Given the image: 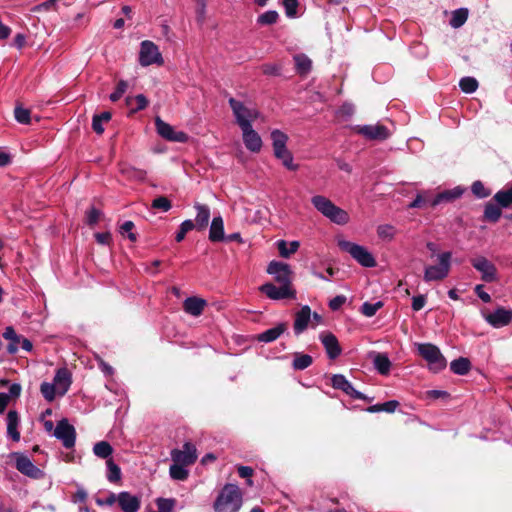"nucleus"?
Here are the masks:
<instances>
[{
    "label": "nucleus",
    "instance_id": "nucleus-38",
    "mask_svg": "<svg viewBox=\"0 0 512 512\" xmlns=\"http://www.w3.org/2000/svg\"><path fill=\"white\" fill-rule=\"evenodd\" d=\"M111 119V113L105 111L99 115H95L92 121V128L97 134H102L104 132L103 123L109 122Z\"/></svg>",
    "mask_w": 512,
    "mask_h": 512
},
{
    "label": "nucleus",
    "instance_id": "nucleus-1",
    "mask_svg": "<svg viewBox=\"0 0 512 512\" xmlns=\"http://www.w3.org/2000/svg\"><path fill=\"white\" fill-rule=\"evenodd\" d=\"M315 209L331 222L338 225H345L349 222V214L342 208L336 206L330 199L322 195H315L311 198Z\"/></svg>",
    "mask_w": 512,
    "mask_h": 512
},
{
    "label": "nucleus",
    "instance_id": "nucleus-19",
    "mask_svg": "<svg viewBox=\"0 0 512 512\" xmlns=\"http://www.w3.org/2000/svg\"><path fill=\"white\" fill-rule=\"evenodd\" d=\"M319 338L330 359H335L341 354L342 350L335 335L330 332H323Z\"/></svg>",
    "mask_w": 512,
    "mask_h": 512
},
{
    "label": "nucleus",
    "instance_id": "nucleus-50",
    "mask_svg": "<svg viewBox=\"0 0 512 512\" xmlns=\"http://www.w3.org/2000/svg\"><path fill=\"white\" fill-rule=\"evenodd\" d=\"M278 17L279 15L276 11L270 10L261 14L258 17L257 22L261 25H271L277 22Z\"/></svg>",
    "mask_w": 512,
    "mask_h": 512
},
{
    "label": "nucleus",
    "instance_id": "nucleus-36",
    "mask_svg": "<svg viewBox=\"0 0 512 512\" xmlns=\"http://www.w3.org/2000/svg\"><path fill=\"white\" fill-rule=\"evenodd\" d=\"M493 199L501 207H508L512 204V186L510 188L498 191Z\"/></svg>",
    "mask_w": 512,
    "mask_h": 512
},
{
    "label": "nucleus",
    "instance_id": "nucleus-15",
    "mask_svg": "<svg viewBox=\"0 0 512 512\" xmlns=\"http://www.w3.org/2000/svg\"><path fill=\"white\" fill-rule=\"evenodd\" d=\"M54 436L61 440L66 448H71L75 444V429L66 419H62L58 422L54 430Z\"/></svg>",
    "mask_w": 512,
    "mask_h": 512
},
{
    "label": "nucleus",
    "instance_id": "nucleus-39",
    "mask_svg": "<svg viewBox=\"0 0 512 512\" xmlns=\"http://www.w3.org/2000/svg\"><path fill=\"white\" fill-rule=\"evenodd\" d=\"M126 103L132 107V112H136L145 109L148 105V100L143 94H139L135 97H127Z\"/></svg>",
    "mask_w": 512,
    "mask_h": 512
},
{
    "label": "nucleus",
    "instance_id": "nucleus-54",
    "mask_svg": "<svg viewBox=\"0 0 512 512\" xmlns=\"http://www.w3.org/2000/svg\"><path fill=\"white\" fill-rule=\"evenodd\" d=\"M171 202L167 197L160 196L158 198H155L152 202V208L154 209H160L164 212H167L171 208Z\"/></svg>",
    "mask_w": 512,
    "mask_h": 512
},
{
    "label": "nucleus",
    "instance_id": "nucleus-27",
    "mask_svg": "<svg viewBox=\"0 0 512 512\" xmlns=\"http://www.w3.org/2000/svg\"><path fill=\"white\" fill-rule=\"evenodd\" d=\"M19 416L16 411H9L7 414V434L13 441L20 440V433L18 431Z\"/></svg>",
    "mask_w": 512,
    "mask_h": 512
},
{
    "label": "nucleus",
    "instance_id": "nucleus-25",
    "mask_svg": "<svg viewBox=\"0 0 512 512\" xmlns=\"http://www.w3.org/2000/svg\"><path fill=\"white\" fill-rule=\"evenodd\" d=\"M194 208L197 211L194 225L198 230H204L210 219V209L208 206L200 203H196Z\"/></svg>",
    "mask_w": 512,
    "mask_h": 512
},
{
    "label": "nucleus",
    "instance_id": "nucleus-20",
    "mask_svg": "<svg viewBox=\"0 0 512 512\" xmlns=\"http://www.w3.org/2000/svg\"><path fill=\"white\" fill-rule=\"evenodd\" d=\"M332 386L335 389L342 390L347 395L355 399H363V395L354 389L352 384L341 374L333 375L331 378Z\"/></svg>",
    "mask_w": 512,
    "mask_h": 512
},
{
    "label": "nucleus",
    "instance_id": "nucleus-28",
    "mask_svg": "<svg viewBox=\"0 0 512 512\" xmlns=\"http://www.w3.org/2000/svg\"><path fill=\"white\" fill-rule=\"evenodd\" d=\"M287 329V325L285 323H280L277 326L264 331L263 333L257 336V339L261 342H272L279 338Z\"/></svg>",
    "mask_w": 512,
    "mask_h": 512
},
{
    "label": "nucleus",
    "instance_id": "nucleus-3",
    "mask_svg": "<svg viewBox=\"0 0 512 512\" xmlns=\"http://www.w3.org/2000/svg\"><path fill=\"white\" fill-rule=\"evenodd\" d=\"M229 105L233 111L236 123L241 129L252 126V122L259 117V112L257 109L249 107L243 102L234 98L229 99Z\"/></svg>",
    "mask_w": 512,
    "mask_h": 512
},
{
    "label": "nucleus",
    "instance_id": "nucleus-31",
    "mask_svg": "<svg viewBox=\"0 0 512 512\" xmlns=\"http://www.w3.org/2000/svg\"><path fill=\"white\" fill-rule=\"evenodd\" d=\"M274 155L277 159L281 160L282 164L289 170L296 171L298 165L293 162V155L287 149V147L274 151Z\"/></svg>",
    "mask_w": 512,
    "mask_h": 512
},
{
    "label": "nucleus",
    "instance_id": "nucleus-18",
    "mask_svg": "<svg viewBox=\"0 0 512 512\" xmlns=\"http://www.w3.org/2000/svg\"><path fill=\"white\" fill-rule=\"evenodd\" d=\"M485 320L495 328L508 325L512 320V311L505 308H498L491 314L485 315Z\"/></svg>",
    "mask_w": 512,
    "mask_h": 512
},
{
    "label": "nucleus",
    "instance_id": "nucleus-64",
    "mask_svg": "<svg viewBox=\"0 0 512 512\" xmlns=\"http://www.w3.org/2000/svg\"><path fill=\"white\" fill-rule=\"evenodd\" d=\"M262 71L266 75H279L280 66L276 64H265L262 66Z\"/></svg>",
    "mask_w": 512,
    "mask_h": 512
},
{
    "label": "nucleus",
    "instance_id": "nucleus-52",
    "mask_svg": "<svg viewBox=\"0 0 512 512\" xmlns=\"http://www.w3.org/2000/svg\"><path fill=\"white\" fill-rule=\"evenodd\" d=\"M122 172L129 178L143 181L146 177V171L142 169H137L134 167H127L122 169Z\"/></svg>",
    "mask_w": 512,
    "mask_h": 512
},
{
    "label": "nucleus",
    "instance_id": "nucleus-9",
    "mask_svg": "<svg viewBox=\"0 0 512 512\" xmlns=\"http://www.w3.org/2000/svg\"><path fill=\"white\" fill-rule=\"evenodd\" d=\"M266 271L273 276L277 283L292 285V270L288 264L280 261H271Z\"/></svg>",
    "mask_w": 512,
    "mask_h": 512
},
{
    "label": "nucleus",
    "instance_id": "nucleus-44",
    "mask_svg": "<svg viewBox=\"0 0 512 512\" xmlns=\"http://www.w3.org/2000/svg\"><path fill=\"white\" fill-rule=\"evenodd\" d=\"M468 12L466 9H458L453 12L450 25L453 28H459L461 27L467 20Z\"/></svg>",
    "mask_w": 512,
    "mask_h": 512
},
{
    "label": "nucleus",
    "instance_id": "nucleus-62",
    "mask_svg": "<svg viewBox=\"0 0 512 512\" xmlns=\"http://www.w3.org/2000/svg\"><path fill=\"white\" fill-rule=\"evenodd\" d=\"M345 301H346L345 296H343V295L336 296L332 300H330L329 307L334 311L338 310L345 303Z\"/></svg>",
    "mask_w": 512,
    "mask_h": 512
},
{
    "label": "nucleus",
    "instance_id": "nucleus-8",
    "mask_svg": "<svg viewBox=\"0 0 512 512\" xmlns=\"http://www.w3.org/2000/svg\"><path fill=\"white\" fill-rule=\"evenodd\" d=\"M259 290L272 300L294 299L296 297V291L292 285L279 284L277 287L273 283H265Z\"/></svg>",
    "mask_w": 512,
    "mask_h": 512
},
{
    "label": "nucleus",
    "instance_id": "nucleus-13",
    "mask_svg": "<svg viewBox=\"0 0 512 512\" xmlns=\"http://www.w3.org/2000/svg\"><path fill=\"white\" fill-rule=\"evenodd\" d=\"M3 337L10 341V344L7 346V350L11 354H15L19 347L21 346L25 351L32 350V343L27 338H24L20 335H17L15 330L12 327H7L3 333Z\"/></svg>",
    "mask_w": 512,
    "mask_h": 512
},
{
    "label": "nucleus",
    "instance_id": "nucleus-53",
    "mask_svg": "<svg viewBox=\"0 0 512 512\" xmlns=\"http://www.w3.org/2000/svg\"><path fill=\"white\" fill-rule=\"evenodd\" d=\"M134 227L135 225L132 221H126L120 227V233L122 235L127 234V237L131 242H135L137 240V235L133 232Z\"/></svg>",
    "mask_w": 512,
    "mask_h": 512
},
{
    "label": "nucleus",
    "instance_id": "nucleus-59",
    "mask_svg": "<svg viewBox=\"0 0 512 512\" xmlns=\"http://www.w3.org/2000/svg\"><path fill=\"white\" fill-rule=\"evenodd\" d=\"M239 476L242 478H247V484L249 486L253 485V481L251 480V476L253 475V469L248 466H239L238 467Z\"/></svg>",
    "mask_w": 512,
    "mask_h": 512
},
{
    "label": "nucleus",
    "instance_id": "nucleus-17",
    "mask_svg": "<svg viewBox=\"0 0 512 512\" xmlns=\"http://www.w3.org/2000/svg\"><path fill=\"white\" fill-rule=\"evenodd\" d=\"M242 139L245 147L253 152L258 153L262 148V139L252 126L242 128Z\"/></svg>",
    "mask_w": 512,
    "mask_h": 512
},
{
    "label": "nucleus",
    "instance_id": "nucleus-26",
    "mask_svg": "<svg viewBox=\"0 0 512 512\" xmlns=\"http://www.w3.org/2000/svg\"><path fill=\"white\" fill-rule=\"evenodd\" d=\"M209 240L212 242H220L225 240L224 223L222 217H214L209 230Z\"/></svg>",
    "mask_w": 512,
    "mask_h": 512
},
{
    "label": "nucleus",
    "instance_id": "nucleus-35",
    "mask_svg": "<svg viewBox=\"0 0 512 512\" xmlns=\"http://www.w3.org/2000/svg\"><path fill=\"white\" fill-rule=\"evenodd\" d=\"M313 362V359L308 354L295 353L292 366L295 370H304L308 368Z\"/></svg>",
    "mask_w": 512,
    "mask_h": 512
},
{
    "label": "nucleus",
    "instance_id": "nucleus-4",
    "mask_svg": "<svg viewBox=\"0 0 512 512\" xmlns=\"http://www.w3.org/2000/svg\"><path fill=\"white\" fill-rule=\"evenodd\" d=\"M451 253L443 252L438 255V264L429 265L425 268L424 280L426 282L441 281L445 279L451 268Z\"/></svg>",
    "mask_w": 512,
    "mask_h": 512
},
{
    "label": "nucleus",
    "instance_id": "nucleus-41",
    "mask_svg": "<svg viewBox=\"0 0 512 512\" xmlns=\"http://www.w3.org/2000/svg\"><path fill=\"white\" fill-rule=\"evenodd\" d=\"M185 467V465L173 462V465H171L169 469L170 476L180 481L187 479L189 473Z\"/></svg>",
    "mask_w": 512,
    "mask_h": 512
},
{
    "label": "nucleus",
    "instance_id": "nucleus-30",
    "mask_svg": "<svg viewBox=\"0 0 512 512\" xmlns=\"http://www.w3.org/2000/svg\"><path fill=\"white\" fill-rule=\"evenodd\" d=\"M463 193V190L459 187H456L452 190L444 191L439 193L432 201L431 205L435 207L436 205L442 202H449L459 198Z\"/></svg>",
    "mask_w": 512,
    "mask_h": 512
},
{
    "label": "nucleus",
    "instance_id": "nucleus-56",
    "mask_svg": "<svg viewBox=\"0 0 512 512\" xmlns=\"http://www.w3.org/2000/svg\"><path fill=\"white\" fill-rule=\"evenodd\" d=\"M100 216L101 211L92 207L86 212V223L90 226L95 225L99 221Z\"/></svg>",
    "mask_w": 512,
    "mask_h": 512
},
{
    "label": "nucleus",
    "instance_id": "nucleus-33",
    "mask_svg": "<svg viewBox=\"0 0 512 512\" xmlns=\"http://www.w3.org/2000/svg\"><path fill=\"white\" fill-rule=\"evenodd\" d=\"M299 246L300 243L298 241H292L289 244L285 240H279L277 242L279 253L284 258H289L298 250Z\"/></svg>",
    "mask_w": 512,
    "mask_h": 512
},
{
    "label": "nucleus",
    "instance_id": "nucleus-42",
    "mask_svg": "<svg viewBox=\"0 0 512 512\" xmlns=\"http://www.w3.org/2000/svg\"><path fill=\"white\" fill-rule=\"evenodd\" d=\"M93 452L96 456L106 459L112 454L113 449L108 442L100 441L94 445Z\"/></svg>",
    "mask_w": 512,
    "mask_h": 512
},
{
    "label": "nucleus",
    "instance_id": "nucleus-51",
    "mask_svg": "<svg viewBox=\"0 0 512 512\" xmlns=\"http://www.w3.org/2000/svg\"><path fill=\"white\" fill-rule=\"evenodd\" d=\"M194 228H196V227L192 220L183 221L180 225V229H179L178 233L176 234V237H175L176 241L181 242L185 238V235Z\"/></svg>",
    "mask_w": 512,
    "mask_h": 512
},
{
    "label": "nucleus",
    "instance_id": "nucleus-49",
    "mask_svg": "<svg viewBox=\"0 0 512 512\" xmlns=\"http://www.w3.org/2000/svg\"><path fill=\"white\" fill-rule=\"evenodd\" d=\"M382 307H383V302H381V301H378L376 303L365 302L361 306V312L366 317H372Z\"/></svg>",
    "mask_w": 512,
    "mask_h": 512
},
{
    "label": "nucleus",
    "instance_id": "nucleus-6",
    "mask_svg": "<svg viewBox=\"0 0 512 512\" xmlns=\"http://www.w3.org/2000/svg\"><path fill=\"white\" fill-rule=\"evenodd\" d=\"M338 246L348 252L362 266L374 267L376 265L374 257L365 247L347 240H338Z\"/></svg>",
    "mask_w": 512,
    "mask_h": 512
},
{
    "label": "nucleus",
    "instance_id": "nucleus-21",
    "mask_svg": "<svg viewBox=\"0 0 512 512\" xmlns=\"http://www.w3.org/2000/svg\"><path fill=\"white\" fill-rule=\"evenodd\" d=\"M71 382V373L67 368H60L57 370L53 379V384L57 388L58 395H64L68 391Z\"/></svg>",
    "mask_w": 512,
    "mask_h": 512
},
{
    "label": "nucleus",
    "instance_id": "nucleus-40",
    "mask_svg": "<svg viewBox=\"0 0 512 512\" xmlns=\"http://www.w3.org/2000/svg\"><path fill=\"white\" fill-rule=\"evenodd\" d=\"M501 209L497 204L487 203L484 210V217L491 222H497L501 217Z\"/></svg>",
    "mask_w": 512,
    "mask_h": 512
},
{
    "label": "nucleus",
    "instance_id": "nucleus-61",
    "mask_svg": "<svg viewBox=\"0 0 512 512\" xmlns=\"http://www.w3.org/2000/svg\"><path fill=\"white\" fill-rule=\"evenodd\" d=\"M57 0H47L39 5H36L32 8V11L34 12H40V11H48L55 7Z\"/></svg>",
    "mask_w": 512,
    "mask_h": 512
},
{
    "label": "nucleus",
    "instance_id": "nucleus-55",
    "mask_svg": "<svg viewBox=\"0 0 512 512\" xmlns=\"http://www.w3.org/2000/svg\"><path fill=\"white\" fill-rule=\"evenodd\" d=\"M472 192L479 198H485L490 195V192L485 188L482 182L475 181L472 184Z\"/></svg>",
    "mask_w": 512,
    "mask_h": 512
},
{
    "label": "nucleus",
    "instance_id": "nucleus-16",
    "mask_svg": "<svg viewBox=\"0 0 512 512\" xmlns=\"http://www.w3.org/2000/svg\"><path fill=\"white\" fill-rule=\"evenodd\" d=\"M14 456L16 458V468L19 472L31 478L42 476V471L27 456L18 453H15Z\"/></svg>",
    "mask_w": 512,
    "mask_h": 512
},
{
    "label": "nucleus",
    "instance_id": "nucleus-58",
    "mask_svg": "<svg viewBox=\"0 0 512 512\" xmlns=\"http://www.w3.org/2000/svg\"><path fill=\"white\" fill-rule=\"evenodd\" d=\"M283 5L288 17H294L297 14L298 0H283Z\"/></svg>",
    "mask_w": 512,
    "mask_h": 512
},
{
    "label": "nucleus",
    "instance_id": "nucleus-11",
    "mask_svg": "<svg viewBox=\"0 0 512 512\" xmlns=\"http://www.w3.org/2000/svg\"><path fill=\"white\" fill-rule=\"evenodd\" d=\"M155 125L158 134L168 141L184 143L188 140V135L185 132L175 131L170 124L163 121L160 117H156Z\"/></svg>",
    "mask_w": 512,
    "mask_h": 512
},
{
    "label": "nucleus",
    "instance_id": "nucleus-14",
    "mask_svg": "<svg viewBox=\"0 0 512 512\" xmlns=\"http://www.w3.org/2000/svg\"><path fill=\"white\" fill-rule=\"evenodd\" d=\"M172 461L185 466L192 465L197 460L196 447L190 442L183 445V449H174L171 451Z\"/></svg>",
    "mask_w": 512,
    "mask_h": 512
},
{
    "label": "nucleus",
    "instance_id": "nucleus-34",
    "mask_svg": "<svg viewBox=\"0 0 512 512\" xmlns=\"http://www.w3.org/2000/svg\"><path fill=\"white\" fill-rule=\"evenodd\" d=\"M471 363L467 358L460 357L450 363V369L458 375H465L470 371Z\"/></svg>",
    "mask_w": 512,
    "mask_h": 512
},
{
    "label": "nucleus",
    "instance_id": "nucleus-12",
    "mask_svg": "<svg viewBox=\"0 0 512 512\" xmlns=\"http://www.w3.org/2000/svg\"><path fill=\"white\" fill-rule=\"evenodd\" d=\"M355 131L368 140L382 141L387 139L390 135L387 127L382 124L358 125L355 127Z\"/></svg>",
    "mask_w": 512,
    "mask_h": 512
},
{
    "label": "nucleus",
    "instance_id": "nucleus-5",
    "mask_svg": "<svg viewBox=\"0 0 512 512\" xmlns=\"http://www.w3.org/2000/svg\"><path fill=\"white\" fill-rule=\"evenodd\" d=\"M417 350L421 357L428 362L431 370L438 372L446 367L447 361L437 346L429 343L418 344Z\"/></svg>",
    "mask_w": 512,
    "mask_h": 512
},
{
    "label": "nucleus",
    "instance_id": "nucleus-60",
    "mask_svg": "<svg viewBox=\"0 0 512 512\" xmlns=\"http://www.w3.org/2000/svg\"><path fill=\"white\" fill-rule=\"evenodd\" d=\"M127 89V83L125 81H120L117 85V89L110 95L111 101L115 102L120 99V97L124 94Z\"/></svg>",
    "mask_w": 512,
    "mask_h": 512
},
{
    "label": "nucleus",
    "instance_id": "nucleus-43",
    "mask_svg": "<svg viewBox=\"0 0 512 512\" xmlns=\"http://www.w3.org/2000/svg\"><path fill=\"white\" fill-rule=\"evenodd\" d=\"M106 464L108 468L107 479L110 482H118L121 479L120 467L112 459L107 460Z\"/></svg>",
    "mask_w": 512,
    "mask_h": 512
},
{
    "label": "nucleus",
    "instance_id": "nucleus-2",
    "mask_svg": "<svg viewBox=\"0 0 512 512\" xmlns=\"http://www.w3.org/2000/svg\"><path fill=\"white\" fill-rule=\"evenodd\" d=\"M242 505V495L239 488L233 484L224 486L218 495L214 509L216 512H237Z\"/></svg>",
    "mask_w": 512,
    "mask_h": 512
},
{
    "label": "nucleus",
    "instance_id": "nucleus-37",
    "mask_svg": "<svg viewBox=\"0 0 512 512\" xmlns=\"http://www.w3.org/2000/svg\"><path fill=\"white\" fill-rule=\"evenodd\" d=\"M271 139L273 151L285 148L288 142V135L280 130H273L271 132Z\"/></svg>",
    "mask_w": 512,
    "mask_h": 512
},
{
    "label": "nucleus",
    "instance_id": "nucleus-24",
    "mask_svg": "<svg viewBox=\"0 0 512 512\" xmlns=\"http://www.w3.org/2000/svg\"><path fill=\"white\" fill-rule=\"evenodd\" d=\"M205 306L206 301L198 297H189L183 303L185 312L192 316L201 315Z\"/></svg>",
    "mask_w": 512,
    "mask_h": 512
},
{
    "label": "nucleus",
    "instance_id": "nucleus-63",
    "mask_svg": "<svg viewBox=\"0 0 512 512\" xmlns=\"http://www.w3.org/2000/svg\"><path fill=\"white\" fill-rule=\"evenodd\" d=\"M426 303V298L423 295L415 296L412 299V308L414 311L421 310Z\"/></svg>",
    "mask_w": 512,
    "mask_h": 512
},
{
    "label": "nucleus",
    "instance_id": "nucleus-45",
    "mask_svg": "<svg viewBox=\"0 0 512 512\" xmlns=\"http://www.w3.org/2000/svg\"><path fill=\"white\" fill-rule=\"evenodd\" d=\"M377 234L379 238L385 241H391L396 235V229L390 224H383L378 226Z\"/></svg>",
    "mask_w": 512,
    "mask_h": 512
},
{
    "label": "nucleus",
    "instance_id": "nucleus-22",
    "mask_svg": "<svg viewBox=\"0 0 512 512\" xmlns=\"http://www.w3.org/2000/svg\"><path fill=\"white\" fill-rule=\"evenodd\" d=\"M117 502L124 512H137L140 507L139 498L128 492L119 493L117 496Z\"/></svg>",
    "mask_w": 512,
    "mask_h": 512
},
{
    "label": "nucleus",
    "instance_id": "nucleus-29",
    "mask_svg": "<svg viewBox=\"0 0 512 512\" xmlns=\"http://www.w3.org/2000/svg\"><path fill=\"white\" fill-rule=\"evenodd\" d=\"M373 364L376 370L382 374L387 375L390 372L391 361L389 360L386 354L382 353H374L373 354Z\"/></svg>",
    "mask_w": 512,
    "mask_h": 512
},
{
    "label": "nucleus",
    "instance_id": "nucleus-32",
    "mask_svg": "<svg viewBox=\"0 0 512 512\" xmlns=\"http://www.w3.org/2000/svg\"><path fill=\"white\" fill-rule=\"evenodd\" d=\"M294 62L297 73L306 75L312 68V61L305 54H297L294 56Z\"/></svg>",
    "mask_w": 512,
    "mask_h": 512
},
{
    "label": "nucleus",
    "instance_id": "nucleus-47",
    "mask_svg": "<svg viewBox=\"0 0 512 512\" xmlns=\"http://www.w3.org/2000/svg\"><path fill=\"white\" fill-rule=\"evenodd\" d=\"M15 119L21 124L31 123V112L23 106H17L14 111Z\"/></svg>",
    "mask_w": 512,
    "mask_h": 512
},
{
    "label": "nucleus",
    "instance_id": "nucleus-48",
    "mask_svg": "<svg viewBox=\"0 0 512 512\" xmlns=\"http://www.w3.org/2000/svg\"><path fill=\"white\" fill-rule=\"evenodd\" d=\"M43 397L48 401H53L57 393V388L53 383L44 382L40 387Z\"/></svg>",
    "mask_w": 512,
    "mask_h": 512
},
{
    "label": "nucleus",
    "instance_id": "nucleus-23",
    "mask_svg": "<svg viewBox=\"0 0 512 512\" xmlns=\"http://www.w3.org/2000/svg\"><path fill=\"white\" fill-rule=\"evenodd\" d=\"M311 318V309L309 306H303L295 315L294 331L296 334L302 333L308 326Z\"/></svg>",
    "mask_w": 512,
    "mask_h": 512
},
{
    "label": "nucleus",
    "instance_id": "nucleus-10",
    "mask_svg": "<svg viewBox=\"0 0 512 512\" xmlns=\"http://www.w3.org/2000/svg\"><path fill=\"white\" fill-rule=\"evenodd\" d=\"M472 266L481 273V279L485 282H493L497 278L495 265L484 256H477L471 259Z\"/></svg>",
    "mask_w": 512,
    "mask_h": 512
},
{
    "label": "nucleus",
    "instance_id": "nucleus-46",
    "mask_svg": "<svg viewBox=\"0 0 512 512\" xmlns=\"http://www.w3.org/2000/svg\"><path fill=\"white\" fill-rule=\"evenodd\" d=\"M459 86L464 93H473L478 88V82L473 77H464L460 80Z\"/></svg>",
    "mask_w": 512,
    "mask_h": 512
},
{
    "label": "nucleus",
    "instance_id": "nucleus-7",
    "mask_svg": "<svg viewBox=\"0 0 512 512\" xmlns=\"http://www.w3.org/2000/svg\"><path fill=\"white\" fill-rule=\"evenodd\" d=\"M163 57L158 46L152 41L145 40L141 43L139 52V63L141 66H150L152 64L162 65Z\"/></svg>",
    "mask_w": 512,
    "mask_h": 512
},
{
    "label": "nucleus",
    "instance_id": "nucleus-57",
    "mask_svg": "<svg viewBox=\"0 0 512 512\" xmlns=\"http://www.w3.org/2000/svg\"><path fill=\"white\" fill-rule=\"evenodd\" d=\"M175 501L173 499L159 498L157 500V508L160 512H171Z\"/></svg>",
    "mask_w": 512,
    "mask_h": 512
}]
</instances>
